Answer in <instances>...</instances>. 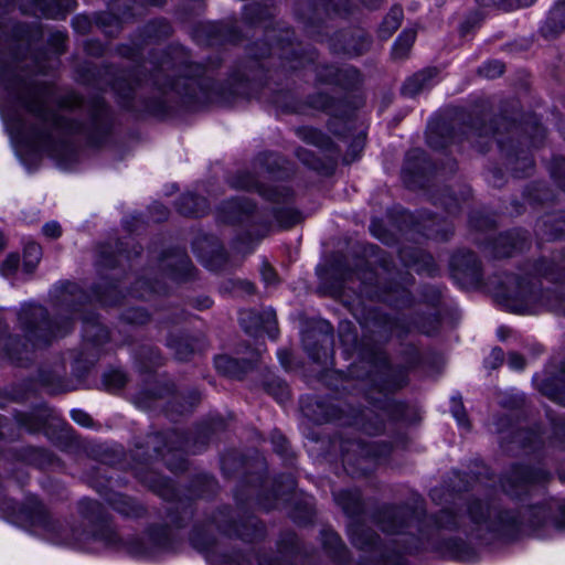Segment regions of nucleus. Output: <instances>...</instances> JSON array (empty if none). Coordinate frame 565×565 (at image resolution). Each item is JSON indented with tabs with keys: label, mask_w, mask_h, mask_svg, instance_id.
<instances>
[{
	"label": "nucleus",
	"mask_w": 565,
	"mask_h": 565,
	"mask_svg": "<svg viewBox=\"0 0 565 565\" xmlns=\"http://www.w3.org/2000/svg\"><path fill=\"white\" fill-rule=\"evenodd\" d=\"M316 404H317L318 408L321 409V412L316 413L313 409H311L313 406L311 403H308L302 406V411L305 412L306 416L310 417L315 422L322 423V422L332 420V419H335L339 417L338 411L335 408H333V407L324 408V406H322L318 403H316Z\"/></svg>",
	"instance_id": "17"
},
{
	"label": "nucleus",
	"mask_w": 565,
	"mask_h": 565,
	"mask_svg": "<svg viewBox=\"0 0 565 565\" xmlns=\"http://www.w3.org/2000/svg\"><path fill=\"white\" fill-rule=\"evenodd\" d=\"M34 321H35V307L32 303L23 305L18 312V323L21 331L26 338V342L22 347L26 350L29 347L33 349V335H34Z\"/></svg>",
	"instance_id": "6"
},
{
	"label": "nucleus",
	"mask_w": 565,
	"mask_h": 565,
	"mask_svg": "<svg viewBox=\"0 0 565 565\" xmlns=\"http://www.w3.org/2000/svg\"><path fill=\"white\" fill-rule=\"evenodd\" d=\"M24 268H25V270H26L28 273H32V269H31L30 264H29V262H28V260H25V263H24Z\"/></svg>",
	"instance_id": "56"
},
{
	"label": "nucleus",
	"mask_w": 565,
	"mask_h": 565,
	"mask_svg": "<svg viewBox=\"0 0 565 565\" xmlns=\"http://www.w3.org/2000/svg\"><path fill=\"white\" fill-rule=\"evenodd\" d=\"M43 234L49 238H56L61 235V226L56 222L46 223L42 228Z\"/></svg>",
	"instance_id": "33"
},
{
	"label": "nucleus",
	"mask_w": 565,
	"mask_h": 565,
	"mask_svg": "<svg viewBox=\"0 0 565 565\" xmlns=\"http://www.w3.org/2000/svg\"><path fill=\"white\" fill-rule=\"evenodd\" d=\"M6 246V238H4V235L0 232V252Z\"/></svg>",
	"instance_id": "52"
},
{
	"label": "nucleus",
	"mask_w": 565,
	"mask_h": 565,
	"mask_svg": "<svg viewBox=\"0 0 565 565\" xmlns=\"http://www.w3.org/2000/svg\"><path fill=\"white\" fill-rule=\"evenodd\" d=\"M468 514L478 530L507 533L519 523V518L514 513L501 511L480 501L471 503Z\"/></svg>",
	"instance_id": "2"
},
{
	"label": "nucleus",
	"mask_w": 565,
	"mask_h": 565,
	"mask_svg": "<svg viewBox=\"0 0 565 565\" xmlns=\"http://www.w3.org/2000/svg\"><path fill=\"white\" fill-rule=\"evenodd\" d=\"M413 514L408 508L386 507L377 512L375 523L387 535H403L412 533Z\"/></svg>",
	"instance_id": "3"
},
{
	"label": "nucleus",
	"mask_w": 565,
	"mask_h": 565,
	"mask_svg": "<svg viewBox=\"0 0 565 565\" xmlns=\"http://www.w3.org/2000/svg\"><path fill=\"white\" fill-rule=\"evenodd\" d=\"M38 9H41L44 15L46 17H53V12L50 9L43 8L40 6V0H38Z\"/></svg>",
	"instance_id": "47"
},
{
	"label": "nucleus",
	"mask_w": 565,
	"mask_h": 565,
	"mask_svg": "<svg viewBox=\"0 0 565 565\" xmlns=\"http://www.w3.org/2000/svg\"><path fill=\"white\" fill-rule=\"evenodd\" d=\"M471 134H472V136H477V135H478V136H482V132H481V131L479 132V131H477V130H475V129L471 131Z\"/></svg>",
	"instance_id": "62"
},
{
	"label": "nucleus",
	"mask_w": 565,
	"mask_h": 565,
	"mask_svg": "<svg viewBox=\"0 0 565 565\" xmlns=\"http://www.w3.org/2000/svg\"><path fill=\"white\" fill-rule=\"evenodd\" d=\"M38 431L45 429V426L58 427L60 419L56 414L50 409L45 404H38Z\"/></svg>",
	"instance_id": "18"
},
{
	"label": "nucleus",
	"mask_w": 565,
	"mask_h": 565,
	"mask_svg": "<svg viewBox=\"0 0 565 565\" xmlns=\"http://www.w3.org/2000/svg\"><path fill=\"white\" fill-rule=\"evenodd\" d=\"M246 290L248 292H252L253 291V285L252 284H246Z\"/></svg>",
	"instance_id": "59"
},
{
	"label": "nucleus",
	"mask_w": 565,
	"mask_h": 565,
	"mask_svg": "<svg viewBox=\"0 0 565 565\" xmlns=\"http://www.w3.org/2000/svg\"><path fill=\"white\" fill-rule=\"evenodd\" d=\"M289 35V31H286V35L279 39V41L271 49L273 54H276L279 57L287 60H291V55H296V50L294 47V44L290 42Z\"/></svg>",
	"instance_id": "20"
},
{
	"label": "nucleus",
	"mask_w": 565,
	"mask_h": 565,
	"mask_svg": "<svg viewBox=\"0 0 565 565\" xmlns=\"http://www.w3.org/2000/svg\"><path fill=\"white\" fill-rule=\"evenodd\" d=\"M262 277L266 285H274L276 282V273L267 264H264L262 268Z\"/></svg>",
	"instance_id": "34"
},
{
	"label": "nucleus",
	"mask_w": 565,
	"mask_h": 565,
	"mask_svg": "<svg viewBox=\"0 0 565 565\" xmlns=\"http://www.w3.org/2000/svg\"><path fill=\"white\" fill-rule=\"evenodd\" d=\"M98 298L100 301H103L105 305H111L113 302L108 299V295L103 294L98 295Z\"/></svg>",
	"instance_id": "50"
},
{
	"label": "nucleus",
	"mask_w": 565,
	"mask_h": 565,
	"mask_svg": "<svg viewBox=\"0 0 565 565\" xmlns=\"http://www.w3.org/2000/svg\"><path fill=\"white\" fill-rule=\"evenodd\" d=\"M20 257L18 254H9L0 266V273L4 277L13 275L19 268Z\"/></svg>",
	"instance_id": "26"
},
{
	"label": "nucleus",
	"mask_w": 565,
	"mask_h": 565,
	"mask_svg": "<svg viewBox=\"0 0 565 565\" xmlns=\"http://www.w3.org/2000/svg\"><path fill=\"white\" fill-rule=\"evenodd\" d=\"M82 104V99L76 94H70L65 96L61 102L60 106L62 110L71 109L77 107Z\"/></svg>",
	"instance_id": "32"
},
{
	"label": "nucleus",
	"mask_w": 565,
	"mask_h": 565,
	"mask_svg": "<svg viewBox=\"0 0 565 565\" xmlns=\"http://www.w3.org/2000/svg\"><path fill=\"white\" fill-rule=\"evenodd\" d=\"M509 366L513 370H522L525 365L523 356L518 353H511L508 359Z\"/></svg>",
	"instance_id": "35"
},
{
	"label": "nucleus",
	"mask_w": 565,
	"mask_h": 565,
	"mask_svg": "<svg viewBox=\"0 0 565 565\" xmlns=\"http://www.w3.org/2000/svg\"><path fill=\"white\" fill-rule=\"evenodd\" d=\"M540 522H541V521H535V520H531V519H529V523H530L531 525H537Z\"/></svg>",
	"instance_id": "60"
},
{
	"label": "nucleus",
	"mask_w": 565,
	"mask_h": 565,
	"mask_svg": "<svg viewBox=\"0 0 565 565\" xmlns=\"http://www.w3.org/2000/svg\"><path fill=\"white\" fill-rule=\"evenodd\" d=\"M43 102L41 100V93H40V86L38 85V121L40 119L47 120L50 119L52 124L63 130L70 131V132H77L81 130L82 126L81 124L74 121L72 118H68L64 114H51L50 117H47L44 111L41 108V105Z\"/></svg>",
	"instance_id": "8"
},
{
	"label": "nucleus",
	"mask_w": 565,
	"mask_h": 565,
	"mask_svg": "<svg viewBox=\"0 0 565 565\" xmlns=\"http://www.w3.org/2000/svg\"><path fill=\"white\" fill-rule=\"evenodd\" d=\"M279 359L281 361V364L284 366H287L288 365V362H287V353L285 352H279Z\"/></svg>",
	"instance_id": "51"
},
{
	"label": "nucleus",
	"mask_w": 565,
	"mask_h": 565,
	"mask_svg": "<svg viewBox=\"0 0 565 565\" xmlns=\"http://www.w3.org/2000/svg\"><path fill=\"white\" fill-rule=\"evenodd\" d=\"M254 204L246 200H232L222 206L224 221L238 222L243 214H250L254 211Z\"/></svg>",
	"instance_id": "11"
},
{
	"label": "nucleus",
	"mask_w": 565,
	"mask_h": 565,
	"mask_svg": "<svg viewBox=\"0 0 565 565\" xmlns=\"http://www.w3.org/2000/svg\"><path fill=\"white\" fill-rule=\"evenodd\" d=\"M356 147H359V149H360V150L363 148V141H362V139H359V140L356 141Z\"/></svg>",
	"instance_id": "58"
},
{
	"label": "nucleus",
	"mask_w": 565,
	"mask_h": 565,
	"mask_svg": "<svg viewBox=\"0 0 565 565\" xmlns=\"http://www.w3.org/2000/svg\"><path fill=\"white\" fill-rule=\"evenodd\" d=\"M427 138H428V143H429V146H430V147H434V148H440V147H444V146H445V143H439V142H437V141L435 140V135H434V132H429V135H428V137H427Z\"/></svg>",
	"instance_id": "42"
},
{
	"label": "nucleus",
	"mask_w": 565,
	"mask_h": 565,
	"mask_svg": "<svg viewBox=\"0 0 565 565\" xmlns=\"http://www.w3.org/2000/svg\"><path fill=\"white\" fill-rule=\"evenodd\" d=\"M257 191H258L262 195L266 196V198H267V199H269V200H274V199H275V195H274V194H271V193H267L263 188H257Z\"/></svg>",
	"instance_id": "48"
},
{
	"label": "nucleus",
	"mask_w": 565,
	"mask_h": 565,
	"mask_svg": "<svg viewBox=\"0 0 565 565\" xmlns=\"http://www.w3.org/2000/svg\"><path fill=\"white\" fill-rule=\"evenodd\" d=\"M365 6H369L371 8H375L381 0H361Z\"/></svg>",
	"instance_id": "46"
},
{
	"label": "nucleus",
	"mask_w": 565,
	"mask_h": 565,
	"mask_svg": "<svg viewBox=\"0 0 565 565\" xmlns=\"http://www.w3.org/2000/svg\"><path fill=\"white\" fill-rule=\"evenodd\" d=\"M233 185L237 189L250 190L257 186L253 177L249 173H242L233 180Z\"/></svg>",
	"instance_id": "29"
},
{
	"label": "nucleus",
	"mask_w": 565,
	"mask_h": 565,
	"mask_svg": "<svg viewBox=\"0 0 565 565\" xmlns=\"http://www.w3.org/2000/svg\"><path fill=\"white\" fill-rule=\"evenodd\" d=\"M66 332H67L66 330H65V331H60V330H58V331H57V333H56L55 335H56V337H62V335L66 334Z\"/></svg>",
	"instance_id": "61"
},
{
	"label": "nucleus",
	"mask_w": 565,
	"mask_h": 565,
	"mask_svg": "<svg viewBox=\"0 0 565 565\" xmlns=\"http://www.w3.org/2000/svg\"><path fill=\"white\" fill-rule=\"evenodd\" d=\"M402 19L403 10L398 7H394L383 20V23L380 28V35L382 38H388L394 31L398 29Z\"/></svg>",
	"instance_id": "16"
},
{
	"label": "nucleus",
	"mask_w": 565,
	"mask_h": 565,
	"mask_svg": "<svg viewBox=\"0 0 565 565\" xmlns=\"http://www.w3.org/2000/svg\"><path fill=\"white\" fill-rule=\"evenodd\" d=\"M3 86L8 99L7 118L15 153L29 171L35 157L34 61L15 62L7 71Z\"/></svg>",
	"instance_id": "1"
},
{
	"label": "nucleus",
	"mask_w": 565,
	"mask_h": 565,
	"mask_svg": "<svg viewBox=\"0 0 565 565\" xmlns=\"http://www.w3.org/2000/svg\"><path fill=\"white\" fill-rule=\"evenodd\" d=\"M436 523L439 527L443 529H457L459 526V522L457 516L448 510L441 511L437 516Z\"/></svg>",
	"instance_id": "28"
},
{
	"label": "nucleus",
	"mask_w": 565,
	"mask_h": 565,
	"mask_svg": "<svg viewBox=\"0 0 565 565\" xmlns=\"http://www.w3.org/2000/svg\"><path fill=\"white\" fill-rule=\"evenodd\" d=\"M348 532L354 546L361 550L371 548L375 545L376 534L361 523L352 522L348 525Z\"/></svg>",
	"instance_id": "7"
},
{
	"label": "nucleus",
	"mask_w": 565,
	"mask_h": 565,
	"mask_svg": "<svg viewBox=\"0 0 565 565\" xmlns=\"http://www.w3.org/2000/svg\"><path fill=\"white\" fill-rule=\"evenodd\" d=\"M515 1H516V7L521 8V7L531 6L535 0H515Z\"/></svg>",
	"instance_id": "45"
},
{
	"label": "nucleus",
	"mask_w": 565,
	"mask_h": 565,
	"mask_svg": "<svg viewBox=\"0 0 565 565\" xmlns=\"http://www.w3.org/2000/svg\"><path fill=\"white\" fill-rule=\"evenodd\" d=\"M503 362V351L500 348H494L489 358L486 359V366L489 369H495Z\"/></svg>",
	"instance_id": "31"
},
{
	"label": "nucleus",
	"mask_w": 565,
	"mask_h": 565,
	"mask_svg": "<svg viewBox=\"0 0 565 565\" xmlns=\"http://www.w3.org/2000/svg\"><path fill=\"white\" fill-rule=\"evenodd\" d=\"M559 479L562 482H565V472L559 475Z\"/></svg>",
	"instance_id": "63"
},
{
	"label": "nucleus",
	"mask_w": 565,
	"mask_h": 565,
	"mask_svg": "<svg viewBox=\"0 0 565 565\" xmlns=\"http://www.w3.org/2000/svg\"><path fill=\"white\" fill-rule=\"evenodd\" d=\"M565 29V0H559L551 10L543 28L545 35H555Z\"/></svg>",
	"instance_id": "9"
},
{
	"label": "nucleus",
	"mask_w": 565,
	"mask_h": 565,
	"mask_svg": "<svg viewBox=\"0 0 565 565\" xmlns=\"http://www.w3.org/2000/svg\"><path fill=\"white\" fill-rule=\"evenodd\" d=\"M415 39H416V30L415 29L404 30L394 43L393 51H392L393 57L396 60H402V58L406 57Z\"/></svg>",
	"instance_id": "14"
},
{
	"label": "nucleus",
	"mask_w": 565,
	"mask_h": 565,
	"mask_svg": "<svg viewBox=\"0 0 565 565\" xmlns=\"http://www.w3.org/2000/svg\"><path fill=\"white\" fill-rule=\"evenodd\" d=\"M168 87L171 88V89L177 90L178 93H181L180 83L179 82H172V83H169V84L162 86L163 89H167Z\"/></svg>",
	"instance_id": "44"
},
{
	"label": "nucleus",
	"mask_w": 565,
	"mask_h": 565,
	"mask_svg": "<svg viewBox=\"0 0 565 565\" xmlns=\"http://www.w3.org/2000/svg\"><path fill=\"white\" fill-rule=\"evenodd\" d=\"M556 435L565 441V420L556 426Z\"/></svg>",
	"instance_id": "41"
},
{
	"label": "nucleus",
	"mask_w": 565,
	"mask_h": 565,
	"mask_svg": "<svg viewBox=\"0 0 565 565\" xmlns=\"http://www.w3.org/2000/svg\"><path fill=\"white\" fill-rule=\"evenodd\" d=\"M61 379V373L56 370L41 371L38 374V386L44 387L50 394L57 392V384Z\"/></svg>",
	"instance_id": "19"
},
{
	"label": "nucleus",
	"mask_w": 565,
	"mask_h": 565,
	"mask_svg": "<svg viewBox=\"0 0 565 565\" xmlns=\"http://www.w3.org/2000/svg\"><path fill=\"white\" fill-rule=\"evenodd\" d=\"M72 418L82 426L90 425V417L83 411H72Z\"/></svg>",
	"instance_id": "36"
},
{
	"label": "nucleus",
	"mask_w": 565,
	"mask_h": 565,
	"mask_svg": "<svg viewBox=\"0 0 565 565\" xmlns=\"http://www.w3.org/2000/svg\"><path fill=\"white\" fill-rule=\"evenodd\" d=\"M535 297H536V292L531 291L526 302L522 307L518 308L516 311H519V312L532 311V299H534Z\"/></svg>",
	"instance_id": "39"
},
{
	"label": "nucleus",
	"mask_w": 565,
	"mask_h": 565,
	"mask_svg": "<svg viewBox=\"0 0 565 565\" xmlns=\"http://www.w3.org/2000/svg\"><path fill=\"white\" fill-rule=\"evenodd\" d=\"M279 395L277 396L278 401L280 403L285 402L286 399H288L289 397V394H288V390L285 385H279Z\"/></svg>",
	"instance_id": "40"
},
{
	"label": "nucleus",
	"mask_w": 565,
	"mask_h": 565,
	"mask_svg": "<svg viewBox=\"0 0 565 565\" xmlns=\"http://www.w3.org/2000/svg\"><path fill=\"white\" fill-rule=\"evenodd\" d=\"M177 262H178V265H179L181 271L183 273V275H190L191 262L188 258V256H185L183 254H178Z\"/></svg>",
	"instance_id": "37"
},
{
	"label": "nucleus",
	"mask_w": 565,
	"mask_h": 565,
	"mask_svg": "<svg viewBox=\"0 0 565 565\" xmlns=\"http://www.w3.org/2000/svg\"><path fill=\"white\" fill-rule=\"evenodd\" d=\"M343 73L350 74L353 78V83L359 81V73L353 68H345L342 71Z\"/></svg>",
	"instance_id": "43"
},
{
	"label": "nucleus",
	"mask_w": 565,
	"mask_h": 565,
	"mask_svg": "<svg viewBox=\"0 0 565 565\" xmlns=\"http://www.w3.org/2000/svg\"><path fill=\"white\" fill-rule=\"evenodd\" d=\"M126 383V376L121 371H111L104 375V384L110 391L121 388Z\"/></svg>",
	"instance_id": "24"
},
{
	"label": "nucleus",
	"mask_w": 565,
	"mask_h": 565,
	"mask_svg": "<svg viewBox=\"0 0 565 565\" xmlns=\"http://www.w3.org/2000/svg\"><path fill=\"white\" fill-rule=\"evenodd\" d=\"M334 500L350 516L358 514L362 509L361 495L356 490H342L334 494Z\"/></svg>",
	"instance_id": "10"
},
{
	"label": "nucleus",
	"mask_w": 565,
	"mask_h": 565,
	"mask_svg": "<svg viewBox=\"0 0 565 565\" xmlns=\"http://www.w3.org/2000/svg\"><path fill=\"white\" fill-rule=\"evenodd\" d=\"M181 212L183 214H196L198 213L195 210L185 209V207H181Z\"/></svg>",
	"instance_id": "53"
},
{
	"label": "nucleus",
	"mask_w": 565,
	"mask_h": 565,
	"mask_svg": "<svg viewBox=\"0 0 565 565\" xmlns=\"http://www.w3.org/2000/svg\"><path fill=\"white\" fill-rule=\"evenodd\" d=\"M18 347H19V342L12 341L10 344L9 354L12 360L22 364L23 358L21 356V353H20Z\"/></svg>",
	"instance_id": "38"
},
{
	"label": "nucleus",
	"mask_w": 565,
	"mask_h": 565,
	"mask_svg": "<svg viewBox=\"0 0 565 565\" xmlns=\"http://www.w3.org/2000/svg\"><path fill=\"white\" fill-rule=\"evenodd\" d=\"M437 75L436 68H428L409 77L402 87V93L408 97H415L417 94L430 86L433 78Z\"/></svg>",
	"instance_id": "5"
},
{
	"label": "nucleus",
	"mask_w": 565,
	"mask_h": 565,
	"mask_svg": "<svg viewBox=\"0 0 565 565\" xmlns=\"http://www.w3.org/2000/svg\"><path fill=\"white\" fill-rule=\"evenodd\" d=\"M540 390L552 401H555L565 406V386L562 390H558L553 386L552 382L545 381L541 384Z\"/></svg>",
	"instance_id": "23"
},
{
	"label": "nucleus",
	"mask_w": 565,
	"mask_h": 565,
	"mask_svg": "<svg viewBox=\"0 0 565 565\" xmlns=\"http://www.w3.org/2000/svg\"><path fill=\"white\" fill-rule=\"evenodd\" d=\"M546 473L543 470H532L529 467H513L502 479V488L510 495L525 491L529 484L543 481Z\"/></svg>",
	"instance_id": "4"
},
{
	"label": "nucleus",
	"mask_w": 565,
	"mask_h": 565,
	"mask_svg": "<svg viewBox=\"0 0 565 565\" xmlns=\"http://www.w3.org/2000/svg\"><path fill=\"white\" fill-rule=\"evenodd\" d=\"M168 345L174 351L179 360H186L193 351L189 342L183 338L171 337Z\"/></svg>",
	"instance_id": "22"
},
{
	"label": "nucleus",
	"mask_w": 565,
	"mask_h": 565,
	"mask_svg": "<svg viewBox=\"0 0 565 565\" xmlns=\"http://www.w3.org/2000/svg\"><path fill=\"white\" fill-rule=\"evenodd\" d=\"M195 200H196V198H195V196H193V195H188V196H184V198L182 199V201H183V202H186V203H188V202H194Z\"/></svg>",
	"instance_id": "55"
},
{
	"label": "nucleus",
	"mask_w": 565,
	"mask_h": 565,
	"mask_svg": "<svg viewBox=\"0 0 565 565\" xmlns=\"http://www.w3.org/2000/svg\"><path fill=\"white\" fill-rule=\"evenodd\" d=\"M451 412L459 425L468 426L467 416H466L462 403L459 399H456V398L452 399Z\"/></svg>",
	"instance_id": "30"
},
{
	"label": "nucleus",
	"mask_w": 565,
	"mask_h": 565,
	"mask_svg": "<svg viewBox=\"0 0 565 565\" xmlns=\"http://www.w3.org/2000/svg\"><path fill=\"white\" fill-rule=\"evenodd\" d=\"M311 135H313V138L311 139V142H316V132L315 131H310Z\"/></svg>",
	"instance_id": "64"
},
{
	"label": "nucleus",
	"mask_w": 565,
	"mask_h": 565,
	"mask_svg": "<svg viewBox=\"0 0 565 565\" xmlns=\"http://www.w3.org/2000/svg\"><path fill=\"white\" fill-rule=\"evenodd\" d=\"M84 321V338L96 344H100L108 339V331L93 317H85Z\"/></svg>",
	"instance_id": "13"
},
{
	"label": "nucleus",
	"mask_w": 565,
	"mask_h": 565,
	"mask_svg": "<svg viewBox=\"0 0 565 565\" xmlns=\"http://www.w3.org/2000/svg\"><path fill=\"white\" fill-rule=\"evenodd\" d=\"M534 510L536 511V512H535V514H534L535 516H536V514H537V515H539V514H540V515L542 514L543 519L546 516V510H545V508H544V507H537V508H535Z\"/></svg>",
	"instance_id": "49"
},
{
	"label": "nucleus",
	"mask_w": 565,
	"mask_h": 565,
	"mask_svg": "<svg viewBox=\"0 0 565 565\" xmlns=\"http://www.w3.org/2000/svg\"><path fill=\"white\" fill-rule=\"evenodd\" d=\"M504 66L499 61H491L479 68V73L487 78H495L503 73Z\"/></svg>",
	"instance_id": "27"
},
{
	"label": "nucleus",
	"mask_w": 565,
	"mask_h": 565,
	"mask_svg": "<svg viewBox=\"0 0 565 565\" xmlns=\"http://www.w3.org/2000/svg\"><path fill=\"white\" fill-rule=\"evenodd\" d=\"M238 535L242 536L244 540H252L253 535L245 533V532H238Z\"/></svg>",
	"instance_id": "54"
},
{
	"label": "nucleus",
	"mask_w": 565,
	"mask_h": 565,
	"mask_svg": "<svg viewBox=\"0 0 565 565\" xmlns=\"http://www.w3.org/2000/svg\"><path fill=\"white\" fill-rule=\"evenodd\" d=\"M322 544L338 562L348 559L347 548L340 536L332 530H324L321 533Z\"/></svg>",
	"instance_id": "12"
},
{
	"label": "nucleus",
	"mask_w": 565,
	"mask_h": 565,
	"mask_svg": "<svg viewBox=\"0 0 565 565\" xmlns=\"http://www.w3.org/2000/svg\"><path fill=\"white\" fill-rule=\"evenodd\" d=\"M38 529L41 527L43 531L51 534H55L60 529V524L54 521L50 513L38 504Z\"/></svg>",
	"instance_id": "21"
},
{
	"label": "nucleus",
	"mask_w": 565,
	"mask_h": 565,
	"mask_svg": "<svg viewBox=\"0 0 565 565\" xmlns=\"http://www.w3.org/2000/svg\"><path fill=\"white\" fill-rule=\"evenodd\" d=\"M214 364L220 373L228 376L238 377L244 371V367L237 360L227 355L217 356Z\"/></svg>",
	"instance_id": "15"
},
{
	"label": "nucleus",
	"mask_w": 565,
	"mask_h": 565,
	"mask_svg": "<svg viewBox=\"0 0 565 565\" xmlns=\"http://www.w3.org/2000/svg\"><path fill=\"white\" fill-rule=\"evenodd\" d=\"M502 1L503 0H489V3L500 6V4H502Z\"/></svg>",
	"instance_id": "57"
},
{
	"label": "nucleus",
	"mask_w": 565,
	"mask_h": 565,
	"mask_svg": "<svg viewBox=\"0 0 565 565\" xmlns=\"http://www.w3.org/2000/svg\"><path fill=\"white\" fill-rule=\"evenodd\" d=\"M122 319L131 324H143L148 321L149 315L140 308H130L122 313Z\"/></svg>",
	"instance_id": "25"
}]
</instances>
